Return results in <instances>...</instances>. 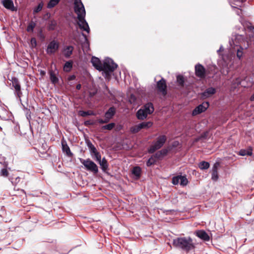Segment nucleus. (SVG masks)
<instances>
[{"label": "nucleus", "instance_id": "nucleus-35", "mask_svg": "<svg viewBox=\"0 0 254 254\" xmlns=\"http://www.w3.org/2000/svg\"><path fill=\"white\" fill-rule=\"evenodd\" d=\"M36 26V23L35 22L33 21H31L27 27V31L29 32H33L34 28Z\"/></svg>", "mask_w": 254, "mask_h": 254}, {"label": "nucleus", "instance_id": "nucleus-48", "mask_svg": "<svg viewBox=\"0 0 254 254\" xmlns=\"http://www.w3.org/2000/svg\"><path fill=\"white\" fill-rule=\"evenodd\" d=\"M160 152L161 153L162 157H164L167 154L168 151L166 149H163L161 150H160Z\"/></svg>", "mask_w": 254, "mask_h": 254}, {"label": "nucleus", "instance_id": "nucleus-32", "mask_svg": "<svg viewBox=\"0 0 254 254\" xmlns=\"http://www.w3.org/2000/svg\"><path fill=\"white\" fill-rule=\"evenodd\" d=\"M156 162V159L153 156H151V157L147 160L146 162V166L147 167H150L151 166L155 164Z\"/></svg>", "mask_w": 254, "mask_h": 254}, {"label": "nucleus", "instance_id": "nucleus-38", "mask_svg": "<svg viewBox=\"0 0 254 254\" xmlns=\"http://www.w3.org/2000/svg\"><path fill=\"white\" fill-rule=\"evenodd\" d=\"M57 25V22L55 20H52L48 25V29L50 30H53L55 29Z\"/></svg>", "mask_w": 254, "mask_h": 254}, {"label": "nucleus", "instance_id": "nucleus-31", "mask_svg": "<svg viewBox=\"0 0 254 254\" xmlns=\"http://www.w3.org/2000/svg\"><path fill=\"white\" fill-rule=\"evenodd\" d=\"M87 146L89 149H90V152L92 154V156L98 152L96 147L92 144V143L90 141H88L87 142Z\"/></svg>", "mask_w": 254, "mask_h": 254}, {"label": "nucleus", "instance_id": "nucleus-26", "mask_svg": "<svg viewBox=\"0 0 254 254\" xmlns=\"http://www.w3.org/2000/svg\"><path fill=\"white\" fill-rule=\"evenodd\" d=\"M79 115L82 117H86L87 116H94L95 115V113L91 110H88L87 111H79Z\"/></svg>", "mask_w": 254, "mask_h": 254}, {"label": "nucleus", "instance_id": "nucleus-29", "mask_svg": "<svg viewBox=\"0 0 254 254\" xmlns=\"http://www.w3.org/2000/svg\"><path fill=\"white\" fill-rule=\"evenodd\" d=\"M61 0H50L47 4V8H52L57 5Z\"/></svg>", "mask_w": 254, "mask_h": 254}, {"label": "nucleus", "instance_id": "nucleus-3", "mask_svg": "<svg viewBox=\"0 0 254 254\" xmlns=\"http://www.w3.org/2000/svg\"><path fill=\"white\" fill-rule=\"evenodd\" d=\"M167 140V137L164 135L158 136L156 140L153 142V144L150 146L148 150L149 153H153L156 150L160 149L164 144Z\"/></svg>", "mask_w": 254, "mask_h": 254}, {"label": "nucleus", "instance_id": "nucleus-10", "mask_svg": "<svg viewBox=\"0 0 254 254\" xmlns=\"http://www.w3.org/2000/svg\"><path fill=\"white\" fill-rule=\"evenodd\" d=\"M209 104L208 102H204L201 104L197 106L192 111V115L196 116L205 111L209 107Z\"/></svg>", "mask_w": 254, "mask_h": 254}, {"label": "nucleus", "instance_id": "nucleus-24", "mask_svg": "<svg viewBox=\"0 0 254 254\" xmlns=\"http://www.w3.org/2000/svg\"><path fill=\"white\" fill-rule=\"evenodd\" d=\"M185 82V79L182 75L179 74L177 76V83L181 88L184 87Z\"/></svg>", "mask_w": 254, "mask_h": 254}, {"label": "nucleus", "instance_id": "nucleus-53", "mask_svg": "<svg viewBox=\"0 0 254 254\" xmlns=\"http://www.w3.org/2000/svg\"><path fill=\"white\" fill-rule=\"evenodd\" d=\"M31 42H33V43H35V44L36 43V40L34 38H32L31 39Z\"/></svg>", "mask_w": 254, "mask_h": 254}, {"label": "nucleus", "instance_id": "nucleus-1", "mask_svg": "<svg viewBox=\"0 0 254 254\" xmlns=\"http://www.w3.org/2000/svg\"><path fill=\"white\" fill-rule=\"evenodd\" d=\"M74 11L77 15V19L79 20L78 25L79 28L89 33L90 28L87 22L85 19V10L81 0H75L74 2Z\"/></svg>", "mask_w": 254, "mask_h": 254}, {"label": "nucleus", "instance_id": "nucleus-4", "mask_svg": "<svg viewBox=\"0 0 254 254\" xmlns=\"http://www.w3.org/2000/svg\"><path fill=\"white\" fill-rule=\"evenodd\" d=\"M118 65L111 59H108L105 60L102 64V69L103 72H113L117 67Z\"/></svg>", "mask_w": 254, "mask_h": 254}, {"label": "nucleus", "instance_id": "nucleus-27", "mask_svg": "<svg viewBox=\"0 0 254 254\" xmlns=\"http://www.w3.org/2000/svg\"><path fill=\"white\" fill-rule=\"evenodd\" d=\"M252 153V149L251 148H249L248 150L241 149L239 152V155L241 156H251Z\"/></svg>", "mask_w": 254, "mask_h": 254}, {"label": "nucleus", "instance_id": "nucleus-56", "mask_svg": "<svg viewBox=\"0 0 254 254\" xmlns=\"http://www.w3.org/2000/svg\"><path fill=\"white\" fill-rule=\"evenodd\" d=\"M82 35H83V36H84L85 37H86V35H85L84 33H82Z\"/></svg>", "mask_w": 254, "mask_h": 254}, {"label": "nucleus", "instance_id": "nucleus-52", "mask_svg": "<svg viewBox=\"0 0 254 254\" xmlns=\"http://www.w3.org/2000/svg\"><path fill=\"white\" fill-rule=\"evenodd\" d=\"M250 100L251 101H254V93L251 96Z\"/></svg>", "mask_w": 254, "mask_h": 254}, {"label": "nucleus", "instance_id": "nucleus-23", "mask_svg": "<svg viewBox=\"0 0 254 254\" xmlns=\"http://www.w3.org/2000/svg\"><path fill=\"white\" fill-rule=\"evenodd\" d=\"M73 62L71 60L66 62L64 65V70L65 72H69L72 68Z\"/></svg>", "mask_w": 254, "mask_h": 254}, {"label": "nucleus", "instance_id": "nucleus-25", "mask_svg": "<svg viewBox=\"0 0 254 254\" xmlns=\"http://www.w3.org/2000/svg\"><path fill=\"white\" fill-rule=\"evenodd\" d=\"M198 166L201 170H203L208 169L210 167V164L208 162L202 161L198 164Z\"/></svg>", "mask_w": 254, "mask_h": 254}, {"label": "nucleus", "instance_id": "nucleus-39", "mask_svg": "<svg viewBox=\"0 0 254 254\" xmlns=\"http://www.w3.org/2000/svg\"><path fill=\"white\" fill-rule=\"evenodd\" d=\"M180 179V176L174 177L172 178V181L173 184L176 185H178V184H179Z\"/></svg>", "mask_w": 254, "mask_h": 254}, {"label": "nucleus", "instance_id": "nucleus-22", "mask_svg": "<svg viewBox=\"0 0 254 254\" xmlns=\"http://www.w3.org/2000/svg\"><path fill=\"white\" fill-rule=\"evenodd\" d=\"M49 74L51 82L55 85L58 83L59 79L52 70L49 71Z\"/></svg>", "mask_w": 254, "mask_h": 254}, {"label": "nucleus", "instance_id": "nucleus-19", "mask_svg": "<svg viewBox=\"0 0 254 254\" xmlns=\"http://www.w3.org/2000/svg\"><path fill=\"white\" fill-rule=\"evenodd\" d=\"M116 113V108L114 107H110L105 114V117L111 119Z\"/></svg>", "mask_w": 254, "mask_h": 254}, {"label": "nucleus", "instance_id": "nucleus-40", "mask_svg": "<svg viewBox=\"0 0 254 254\" xmlns=\"http://www.w3.org/2000/svg\"><path fill=\"white\" fill-rule=\"evenodd\" d=\"M157 161L158 160L161 159L163 157L161 155V153L160 152V151H157L154 155H152Z\"/></svg>", "mask_w": 254, "mask_h": 254}, {"label": "nucleus", "instance_id": "nucleus-50", "mask_svg": "<svg viewBox=\"0 0 254 254\" xmlns=\"http://www.w3.org/2000/svg\"><path fill=\"white\" fill-rule=\"evenodd\" d=\"M39 35L41 38H42L43 39L45 38V36L43 34L42 30L40 31Z\"/></svg>", "mask_w": 254, "mask_h": 254}, {"label": "nucleus", "instance_id": "nucleus-34", "mask_svg": "<svg viewBox=\"0 0 254 254\" xmlns=\"http://www.w3.org/2000/svg\"><path fill=\"white\" fill-rule=\"evenodd\" d=\"M180 184L181 186H186L188 183V181L186 176H180Z\"/></svg>", "mask_w": 254, "mask_h": 254}, {"label": "nucleus", "instance_id": "nucleus-28", "mask_svg": "<svg viewBox=\"0 0 254 254\" xmlns=\"http://www.w3.org/2000/svg\"><path fill=\"white\" fill-rule=\"evenodd\" d=\"M115 126L116 124L114 123H111L108 125L102 126L101 127V129L111 130L115 127Z\"/></svg>", "mask_w": 254, "mask_h": 254}, {"label": "nucleus", "instance_id": "nucleus-47", "mask_svg": "<svg viewBox=\"0 0 254 254\" xmlns=\"http://www.w3.org/2000/svg\"><path fill=\"white\" fill-rule=\"evenodd\" d=\"M103 72L104 73V77L106 78H107L108 79H110V78H111V73H112V72L107 71V72Z\"/></svg>", "mask_w": 254, "mask_h": 254}, {"label": "nucleus", "instance_id": "nucleus-6", "mask_svg": "<svg viewBox=\"0 0 254 254\" xmlns=\"http://www.w3.org/2000/svg\"><path fill=\"white\" fill-rule=\"evenodd\" d=\"M194 70L195 75L200 79L205 78L206 75L208 74V71L204 66L199 63L195 65Z\"/></svg>", "mask_w": 254, "mask_h": 254}, {"label": "nucleus", "instance_id": "nucleus-8", "mask_svg": "<svg viewBox=\"0 0 254 254\" xmlns=\"http://www.w3.org/2000/svg\"><path fill=\"white\" fill-rule=\"evenodd\" d=\"M59 48V43L55 40L49 43L46 49V52L49 55L55 54Z\"/></svg>", "mask_w": 254, "mask_h": 254}, {"label": "nucleus", "instance_id": "nucleus-55", "mask_svg": "<svg viewBox=\"0 0 254 254\" xmlns=\"http://www.w3.org/2000/svg\"><path fill=\"white\" fill-rule=\"evenodd\" d=\"M206 133H204V134L202 135V137H205L206 136Z\"/></svg>", "mask_w": 254, "mask_h": 254}, {"label": "nucleus", "instance_id": "nucleus-14", "mask_svg": "<svg viewBox=\"0 0 254 254\" xmlns=\"http://www.w3.org/2000/svg\"><path fill=\"white\" fill-rule=\"evenodd\" d=\"M2 4L3 6L12 11H16L17 9L14 7L13 1L12 0H3Z\"/></svg>", "mask_w": 254, "mask_h": 254}, {"label": "nucleus", "instance_id": "nucleus-30", "mask_svg": "<svg viewBox=\"0 0 254 254\" xmlns=\"http://www.w3.org/2000/svg\"><path fill=\"white\" fill-rule=\"evenodd\" d=\"M139 125L141 129L142 128H148L150 127L153 125V123L151 122H142L139 124Z\"/></svg>", "mask_w": 254, "mask_h": 254}, {"label": "nucleus", "instance_id": "nucleus-13", "mask_svg": "<svg viewBox=\"0 0 254 254\" xmlns=\"http://www.w3.org/2000/svg\"><path fill=\"white\" fill-rule=\"evenodd\" d=\"M195 235L201 240L208 241L210 237L208 234L204 230H198L195 232Z\"/></svg>", "mask_w": 254, "mask_h": 254}, {"label": "nucleus", "instance_id": "nucleus-9", "mask_svg": "<svg viewBox=\"0 0 254 254\" xmlns=\"http://www.w3.org/2000/svg\"><path fill=\"white\" fill-rule=\"evenodd\" d=\"M11 81L12 82V87H13L15 89V94L19 98H20L22 93L21 90V86L18 79L15 77H13L11 78Z\"/></svg>", "mask_w": 254, "mask_h": 254}, {"label": "nucleus", "instance_id": "nucleus-33", "mask_svg": "<svg viewBox=\"0 0 254 254\" xmlns=\"http://www.w3.org/2000/svg\"><path fill=\"white\" fill-rule=\"evenodd\" d=\"M141 130L139 125L133 126L130 128V131L132 133H136Z\"/></svg>", "mask_w": 254, "mask_h": 254}, {"label": "nucleus", "instance_id": "nucleus-5", "mask_svg": "<svg viewBox=\"0 0 254 254\" xmlns=\"http://www.w3.org/2000/svg\"><path fill=\"white\" fill-rule=\"evenodd\" d=\"M80 162L87 170L90 171L94 174H97L98 173V169L97 165L90 159H87L86 160L80 159Z\"/></svg>", "mask_w": 254, "mask_h": 254}, {"label": "nucleus", "instance_id": "nucleus-7", "mask_svg": "<svg viewBox=\"0 0 254 254\" xmlns=\"http://www.w3.org/2000/svg\"><path fill=\"white\" fill-rule=\"evenodd\" d=\"M156 88L158 92L162 94L164 96L167 94V85L166 80L162 78L160 80L157 82Z\"/></svg>", "mask_w": 254, "mask_h": 254}, {"label": "nucleus", "instance_id": "nucleus-54", "mask_svg": "<svg viewBox=\"0 0 254 254\" xmlns=\"http://www.w3.org/2000/svg\"><path fill=\"white\" fill-rule=\"evenodd\" d=\"M31 42H33V43H35V44L36 43V40L34 38H32L31 39Z\"/></svg>", "mask_w": 254, "mask_h": 254}, {"label": "nucleus", "instance_id": "nucleus-44", "mask_svg": "<svg viewBox=\"0 0 254 254\" xmlns=\"http://www.w3.org/2000/svg\"><path fill=\"white\" fill-rule=\"evenodd\" d=\"M95 124V122L92 120H87L84 122V125L85 126H89L90 125H93Z\"/></svg>", "mask_w": 254, "mask_h": 254}, {"label": "nucleus", "instance_id": "nucleus-57", "mask_svg": "<svg viewBox=\"0 0 254 254\" xmlns=\"http://www.w3.org/2000/svg\"><path fill=\"white\" fill-rule=\"evenodd\" d=\"M94 95V93H92V95L91 94V96H93Z\"/></svg>", "mask_w": 254, "mask_h": 254}, {"label": "nucleus", "instance_id": "nucleus-18", "mask_svg": "<svg viewBox=\"0 0 254 254\" xmlns=\"http://www.w3.org/2000/svg\"><path fill=\"white\" fill-rule=\"evenodd\" d=\"M142 109L148 115L151 114L154 110L153 105L151 103H148L146 104Z\"/></svg>", "mask_w": 254, "mask_h": 254}, {"label": "nucleus", "instance_id": "nucleus-58", "mask_svg": "<svg viewBox=\"0 0 254 254\" xmlns=\"http://www.w3.org/2000/svg\"><path fill=\"white\" fill-rule=\"evenodd\" d=\"M94 95V93H92V95L91 94V96H93Z\"/></svg>", "mask_w": 254, "mask_h": 254}, {"label": "nucleus", "instance_id": "nucleus-45", "mask_svg": "<svg viewBox=\"0 0 254 254\" xmlns=\"http://www.w3.org/2000/svg\"><path fill=\"white\" fill-rule=\"evenodd\" d=\"M93 156H94L96 161L98 162L101 159V156L99 152L94 154Z\"/></svg>", "mask_w": 254, "mask_h": 254}, {"label": "nucleus", "instance_id": "nucleus-20", "mask_svg": "<svg viewBox=\"0 0 254 254\" xmlns=\"http://www.w3.org/2000/svg\"><path fill=\"white\" fill-rule=\"evenodd\" d=\"M101 166L102 171L106 173L108 168V163L105 158H103L98 162Z\"/></svg>", "mask_w": 254, "mask_h": 254}, {"label": "nucleus", "instance_id": "nucleus-42", "mask_svg": "<svg viewBox=\"0 0 254 254\" xmlns=\"http://www.w3.org/2000/svg\"><path fill=\"white\" fill-rule=\"evenodd\" d=\"M110 120V119L105 117L104 119H99L97 121V122H98L100 124H103L108 123Z\"/></svg>", "mask_w": 254, "mask_h": 254}, {"label": "nucleus", "instance_id": "nucleus-11", "mask_svg": "<svg viewBox=\"0 0 254 254\" xmlns=\"http://www.w3.org/2000/svg\"><path fill=\"white\" fill-rule=\"evenodd\" d=\"M91 62L93 65V66L98 70L101 71L102 69V64L103 63L99 60V58L93 57L91 59Z\"/></svg>", "mask_w": 254, "mask_h": 254}, {"label": "nucleus", "instance_id": "nucleus-37", "mask_svg": "<svg viewBox=\"0 0 254 254\" xmlns=\"http://www.w3.org/2000/svg\"><path fill=\"white\" fill-rule=\"evenodd\" d=\"M43 7V2H40L38 4V6L34 9L33 13L35 14V13H37L39 12L42 9Z\"/></svg>", "mask_w": 254, "mask_h": 254}, {"label": "nucleus", "instance_id": "nucleus-2", "mask_svg": "<svg viewBox=\"0 0 254 254\" xmlns=\"http://www.w3.org/2000/svg\"><path fill=\"white\" fill-rule=\"evenodd\" d=\"M173 246L188 252L194 248L192 240L189 237L177 238L173 240Z\"/></svg>", "mask_w": 254, "mask_h": 254}, {"label": "nucleus", "instance_id": "nucleus-46", "mask_svg": "<svg viewBox=\"0 0 254 254\" xmlns=\"http://www.w3.org/2000/svg\"><path fill=\"white\" fill-rule=\"evenodd\" d=\"M236 2H238V4H235L236 5L241 7L242 4L243 2H245L247 0H235Z\"/></svg>", "mask_w": 254, "mask_h": 254}, {"label": "nucleus", "instance_id": "nucleus-12", "mask_svg": "<svg viewBox=\"0 0 254 254\" xmlns=\"http://www.w3.org/2000/svg\"><path fill=\"white\" fill-rule=\"evenodd\" d=\"M74 48L72 46H67L64 48L62 53L66 58H69L73 53Z\"/></svg>", "mask_w": 254, "mask_h": 254}, {"label": "nucleus", "instance_id": "nucleus-51", "mask_svg": "<svg viewBox=\"0 0 254 254\" xmlns=\"http://www.w3.org/2000/svg\"><path fill=\"white\" fill-rule=\"evenodd\" d=\"M81 88V85L80 84H78L76 85V88L77 90H80Z\"/></svg>", "mask_w": 254, "mask_h": 254}, {"label": "nucleus", "instance_id": "nucleus-49", "mask_svg": "<svg viewBox=\"0 0 254 254\" xmlns=\"http://www.w3.org/2000/svg\"><path fill=\"white\" fill-rule=\"evenodd\" d=\"M75 78H76L75 75H72L69 76L68 77V80H69V81L73 80H74L75 79Z\"/></svg>", "mask_w": 254, "mask_h": 254}, {"label": "nucleus", "instance_id": "nucleus-36", "mask_svg": "<svg viewBox=\"0 0 254 254\" xmlns=\"http://www.w3.org/2000/svg\"><path fill=\"white\" fill-rule=\"evenodd\" d=\"M132 174L135 176L139 177L140 175L141 169L139 167H135L133 168Z\"/></svg>", "mask_w": 254, "mask_h": 254}, {"label": "nucleus", "instance_id": "nucleus-43", "mask_svg": "<svg viewBox=\"0 0 254 254\" xmlns=\"http://www.w3.org/2000/svg\"><path fill=\"white\" fill-rule=\"evenodd\" d=\"M0 173H1V176L5 177H7L9 174L8 171L6 169H5V168L2 169L1 170Z\"/></svg>", "mask_w": 254, "mask_h": 254}, {"label": "nucleus", "instance_id": "nucleus-15", "mask_svg": "<svg viewBox=\"0 0 254 254\" xmlns=\"http://www.w3.org/2000/svg\"><path fill=\"white\" fill-rule=\"evenodd\" d=\"M216 92V89L213 87H209L207 88L204 92L201 93V97L203 98H207L212 95L214 94Z\"/></svg>", "mask_w": 254, "mask_h": 254}, {"label": "nucleus", "instance_id": "nucleus-21", "mask_svg": "<svg viewBox=\"0 0 254 254\" xmlns=\"http://www.w3.org/2000/svg\"><path fill=\"white\" fill-rule=\"evenodd\" d=\"M147 115L148 114L142 108L140 109L136 113V117L137 119L140 120H143L146 119Z\"/></svg>", "mask_w": 254, "mask_h": 254}, {"label": "nucleus", "instance_id": "nucleus-17", "mask_svg": "<svg viewBox=\"0 0 254 254\" xmlns=\"http://www.w3.org/2000/svg\"><path fill=\"white\" fill-rule=\"evenodd\" d=\"M219 164L215 163L212 168V173H211V179L214 181H216L218 179V166Z\"/></svg>", "mask_w": 254, "mask_h": 254}, {"label": "nucleus", "instance_id": "nucleus-41", "mask_svg": "<svg viewBox=\"0 0 254 254\" xmlns=\"http://www.w3.org/2000/svg\"><path fill=\"white\" fill-rule=\"evenodd\" d=\"M243 48L241 47H240V49L237 50V57L239 58V59H240L243 56Z\"/></svg>", "mask_w": 254, "mask_h": 254}, {"label": "nucleus", "instance_id": "nucleus-16", "mask_svg": "<svg viewBox=\"0 0 254 254\" xmlns=\"http://www.w3.org/2000/svg\"><path fill=\"white\" fill-rule=\"evenodd\" d=\"M62 150L63 152H65L68 156L71 157L72 153L71 152L70 148L65 140L63 139L62 140Z\"/></svg>", "mask_w": 254, "mask_h": 254}]
</instances>
